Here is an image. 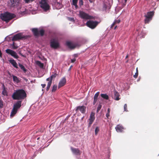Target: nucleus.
<instances>
[{
    "label": "nucleus",
    "mask_w": 159,
    "mask_h": 159,
    "mask_svg": "<svg viewBox=\"0 0 159 159\" xmlns=\"http://www.w3.org/2000/svg\"><path fill=\"white\" fill-rule=\"evenodd\" d=\"M74 56H75V57H76V56H77V55L76 54H75L74 55Z\"/></svg>",
    "instance_id": "603ef678"
},
{
    "label": "nucleus",
    "mask_w": 159,
    "mask_h": 159,
    "mask_svg": "<svg viewBox=\"0 0 159 159\" xmlns=\"http://www.w3.org/2000/svg\"><path fill=\"white\" fill-rule=\"evenodd\" d=\"M105 6H106V5H105L104 6V7H105Z\"/></svg>",
    "instance_id": "13d9d810"
},
{
    "label": "nucleus",
    "mask_w": 159,
    "mask_h": 159,
    "mask_svg": "<svg viewBox=\"0 0 159 159\" xmlns=\"http://www.w3.org/2000/svg\"><path fill=\"white\" fill-rule=\"evenodd\" d=\"M57 88V85H54L52 87V92H55Z\"/></svg>",
    "instance_id": "2f4dec72"
},
{
    "label": "nucleus",
    "mask_w": 159,
    "mask_h": 159,
    "mask_svg": "<svg viewBox=\"0 0 159 159\" xmlns=\"http://www.w3.org/2000/svg\"><path fill=\"white\" fill-rule=\"evenodd\" d=\"M44 30L43 29H41L39 31V35H40L41 36H43L44 34Z\"/></svg>",
    "instance_id": "c85d7f7f"
},
{
    "label": "nucleus",
    "mask_w": 159,
    "mask_h": 159,
    "mask_svg": "<svg viewBox=\"0 0 159 159\" xmlns=\"http://www.w3.org/2000/svg\"><path fill=\"white\" fill-rule=\"evenodd\" d=\"M52 5L56 6L58 4H60V3L57 2V0H52Z\"/></svg>",
    "instance_id": "cd10ccee"
},
{
    "label": "nucleus",
    "mask_w": 159,
    "mask_h": 159,
    "mask_svg": "<svg viewBox=\"0 0 159 159\" xmlns=\"http://www.w3.org/2000/svg\"><path fill=\"white\" fill-rule=\"evenodd\" d=\"M138 72H136L135 73V74L134 75L133 77L135 78H136L138 76Z\"/></svg>",
    "instance_id": "e433bc0d"
},
{
    "label": "nucleus",
    "mask_w": 159,
    "mask_h": 159,
    "mask_svg": "<svg viewBox=\"0 0 159 159\" xmlns=\"http://www.w3.org/2000/svg\"><path fill=\"white\" fill-rule=\"evenodd\" d=\"M100 92H97L95 94L93 98V105H95L98 100V98Z\"/></svg>",
    "instance_id": "6ab92c4d"
},
{
    "label": "nucleus",
    "mask_w": 159,
    "mask_h": 159,
    "mask_svg": "<svg viewBox=\"0 0 159 159\" xmlns=\"http://www.w3.org/2000/svg\"><path fill=\"white\" fill-rule=\"evenodd\" d=\"M102 106L101 105H99L97 108L98 111L99 110H100Z\"/></svg>",
    "instance_id": "ea45409f"
},
{
    "label": "nucleus",
    "mask_w": 159,
    "mask_h": 159,
    "mask_svg": "<svg viewBox=\"0 0 159 159\" xmlns=\"http://www.w3.org/2000/svg\"><path fill=\"white\" fill-rule=\"evenodd\" d=\"M66 80L65 78H62L59 83L58 88H59L64 86L66 84Z\"/></svg>",
    "instance_id": "2eb2a0df"
},
{
    "label": "nucleus",
    "mask_w": 159,
    "mask_h": 159,
    "mask_svg": "<svg viewBox=\"0 0 159 159\" xmlns=\"http://www.w3.org/2000/svg\"><path fill=\"white\" fill-rule=\"evenodd\" d=\"M106 116L108 119L109 118L110 116V113H107L106 114Z\"/></svg>",
    "instance_id": "a19ab883"
},
{
    "label": "nucleus",
    "mask_w": 159,
    "mask_h": 159,
    "mask_svg": "<svg viewBox=\"0 0 159 159\" xmlns=\"http://www.w3.org/2000/svg\"><path fill=\"white\" fill-rule=\"evenodd\" d=\"M69 20L71 21H73L74 20V19L72 18H69Z\"/></svg>",
    "instance_id": "49530a36"
},
{
    "label": "nucleus",
    "mask_w": 159,
    "mask_h": 159,
    "mask_svg": "<svg viewBox=\"0 0 159 159\" xmlns=\"http://www.w3.org/2000/svg\"><path fill=\"white\" fill-rule=\"evenodd\" d=\"M116 26L115 27V28H114V29H116Z\"/></svg>",
    "instance_id": "6e6d98bb"
},
{
    "label": "nucleus",
    "mask_w": 159,
    "mask_h": 159,
    "mask_svg": "<svg viewBox=\"0 0 159 159\" xmlns=\"http://www.w3.org/2000/svg\"><path fill=\"white\" fill-rule=\"evenodd\" d=\"M86 107L84 106H79L77 107L75 111L76 112L80 111L82 114H84L86 111Z\"/></svg>",
    "instance_id": "ddd939ff"
},
{
    "label": "nucleus",
    "mask_w": 159,
    "mask_h": 159,
    "mask_svg": "<svg viewBox=\"0 0 159 159\" xmlns=\"http://www.w3.org/2000/svg\"><path fill=\"white\" fill-rule=\"evenodd\" d=\"M39 138H38L37 139H39Z\"/></svg>",
    "instance_id": "680f3d73"
},
{
    "label": "nucleus",
    "mask_w": 159,
    "mask_h": 159,
    "mask_svg": "<svg viewBox=\"0 0 159 159\" xmlns=\"http://www.w3.org/2000/svg\"><path fill=\"white\" fill-rule=\"evenodd\" d=\"M154 13V12L153 11L147 12L146 14L144 16L145 17L144 21L145 24H148L152 20Z\"/></svg>",
    "instance_id": "39448f33"
},
{
    "label": "nucleus",
    "mask_w": 159,
    "mask_h": 159,
    "mask_svg": "<svg viewBox=\"0 0 159 159\" xmlns=\"http://www.w3.org/2000/svg\"><path fill=\"white\" fill-rule=\"evenodd\" d=\"M36 64L39 66V67H40L41 68H43V64L41 63V61H36Z\"/></svg>",
    "instance_id": "b1692460"
},
{
    "label": "nucleus",
    "mask_w": 159,
    "mask_h": 159,
    "mask_svg": "<svg viewBox=\"0 0 159 159\" xmlns=\"http://www.w3.org/2000/svg\"><path fill=\"white\" fill-rule=\"evenodd\" d=\"M127 0H125V2H126Z\"/></svg>",
    "instance_id": "4d7b16f0"
},
{
    "label": "nucleus",
    "mask_w": 159,
    "mask_h": 159,
    "mask_svg": "<svg viewBox=\"0 0 159 159\" xmlns=\"http://www.w3.org/2000/svg\"><path fill=\"white\" fill-rule=\"evenodd\" d=\"M77 2L78 0H73L72 1L73 4L75 6L76 8L78 7V6L77 4Z\"/></svg>",
    "instance_id": "c756f323"
},
{
    "label": "nucleus",
    "mask_w": 159,
    "mask_h": 159,
    "mask_svg": "<svg viewBox=\"0 0 159 159\" xmlns=\"http://www.w3.org/2000/svg\"><path fill=\"white\" fill-rule=\"evenodd\" d=\"M101 96L102 98L108 100L109 99V96L106 94H101Z\"/></svg>",
    "instance_id": "393cba45"
},
{
    "label": "nucleus",
    "mask_w": 159,
    "mask_h": 159,
    "mask_svg": "<svg viewBox=\"0 0 159 159\" xmlns=\"http://www.w3.org/2000/svg\"><path fill=\"white\" fill-rule=\"evenodd\" d=\"M26 3H29L32 2L35 0H23Z\"/></svg>",
    "instance_id": "f704fd0d"
},
{
    "label": "nucleus",
    "mask_w": 159,
    "mask_h": 159,
    "mask_svg": "<svg viewBox=\"0 0 159 159\" xmlns=\"http://www.w3.org/2000/svg\"><path fill=\"white\" fill-rule=\"evenodd\" d=\"M89 1L90 2L92 3V1L91 0H89Z\"/></svg>",
    "instance_id": "864d4df0"
},
{
    "label": "nucleus",
    "mask_w": 159,
    "mask_h": 159,
    "mask_svg": "<svg viewBox=\"0 0 159 159\" xmlns=\"http://www.w3.org/2000/svg\"><path fill=\"white\" fill-rule=\"evenodd\" d=\"M14 44H15V43L14 42H13V44H12V46L15 45H14Z\"/></svg>",
    "instance_id": "5fc2aeb1"
},
{
    "label": "nucleus",
    "mask_w": 159,
    "mask_h": 159,
    "mask_svg": "<svg viewBox=\"0 0 159 159\" xmlns=\"http://www.w3.org/2000/svg\"><path fill=\"white\" fill-rule=\"evenodd\" d=\"M79 3H80V6L83 5V1L82 0H80V1H79Z\"/></svg>",
    "instance_id": "58836bf2"
},
{
    "label": "nucleus",
    "mask_w": 159,
    "mask_h": 159,
    "mask_svg": "<svg viewBox=\"0 0 159 159\" xmlns=\"http://www.w3.org/2000/svg\"><path fill=\"white\" fill-rule=\"evenodd\" d=\"M95 113L93 112L91 113L89 120L94 121L95 119Z\"/></svg>",
    "instance_id": "5701e85b"
},
{
    "label": "nucleus",
    "mask_w": 159,
    "mask_h": 159,
    "mask_svg": "<svg viewBox=\"0 0 159 159\" xmlns=\"http://www.w3.org/2000/svg\"><path fill=\"white\" fill-rule=\"evenodd\" d=\"M6 52L7 53L11 55L15 58L17 59L19 57L16 53L12 50L7 49L6 50Z\"/></svg>",
    "instance_id": "9d476101"
},
{
    "label": "nucleus",
    "mask_w": 159,
    "mask_h": 159,
    "mask_svg": "<svg viewBox=\"0 0 159 159\" xmlns=\"http://www.w3.org/2000/svg\"><path fill=\"white\" fill-rule=\"evenodd\" d=\"M39 3L41 8L44 11H49L50 6L45 0H41Z\"/></svg>",
    "instance_id": "20e7f679"
},
{
    "label": "nucleus",
    "mask_w": 159,
    "mask_h": 159,
    "mask_svg": "<svg viewBox=\"0 0 159 159\" xmlns=\"http://www.w3.org/2000/svg\"><path fill=\"white\" fill-rule=\"evenodd\" d=\"M100 22L93 20H89L87 21L86 25L91 29H94L98 25Z\"/></svg>",
    "instance_id": "423d86ee"
},
{
    "label": "nucleus",
    "mask_w": 159,
    "mask_h": 159,
    "mask_svg": "<svg viewBox=\"0 0 159 159\" xmlns=\"http://www.w3.org/2000/svg\"><path fill=\"white\" fill-rule=\"evenodd\" d=\"M20 0H10L11 6L12 7H17L19 5Z\"/></svg>",
    "instance_id": "4468645a"
},
{
    "label": "nucleus",
    "mask_w": 159,
    "mask_h": 159,
    "mask_svg": "<svg viewBox=\"0 0 159 159\" xmlns=\"http://www.w3.org/2000/svg\"><path fill=\"white\" fill-rule=\"evenodd\" d=\"M115 129L117 132H121L124 129L123 127L120 125H117L115 127Z\"/></svg>",
    "instance_id": "f3484780"
},
{
    "label": "nucleus",
    "mask_w": 159,
    "mask_h": 159,
    "mask_svg": "<svg viewBox=\"0 0 159 159\" xmlns=\"http://www.w3.org/2000/svg\"><path fill=\"white\" fill-rule=\"evenodd\" d=\"M31 31L34 36L38 37L39 36V31L38 28H32L31 30Z\"/></svg>",
    "instance_id": "dca6fc26"
},
{
    "label": "nucleus",
    "mask_w": 159,
    "mask_h": 159,
    "mask_svg": "<svg viewBox=\"0 0 159 159\" xmlns=\"http://www.w3.org/2000/svg\"><path fill=\"white\" fill-rule=\"evenodd\" d=\"M57 75V74L56 73H54L53 72H52V74L50 77V80L52 81V80L56 78Z\"/></svg>",
    "instance_id": "4be33fe9"
},
{
    "label": "nucleus",
    "mask_w": 159,
    "mask_h": 159,
    "mask_svg": "<svg viewBox=\"0 0 159 159\" xmlns=\"http://www.w3.org/2000/svg\"><path fill=\"white\" fill-rule=\"evenodd\" d=\"M27 96L25 91L23 89L16 90L12 95V98L14 100L22 101Z\"/></svg>",
    "instance_id": "f257e3e1"
},
{
    "label": "nucleus",
    "mask_w": 159,
    "mask_h": 159,
    "mask_svg": "<svg viewBox=\"0 0 159 159\" xmlns=\"http://www.w3.org/2000/svg\"><path fill=\"white\" fill-rule=\"evenodd\" d=\"M70 149L73 153L75 155H79L81 154V152L79 148H74L71 147Z\"/></svg>",
    "instance_id": "f8f14e48"
},
{
    "label": "nucleus",
    "mask_w": 159,
    "mask_h": 159,
    "mask_svg": "<svg viewBox=\"0 0 159 159\" xmlns=\"http://www.w3.org/2000/svg\"><path fill=\"white\" fill-rule=\"evenodd\" d=\"M2 94L4 96H7L8 95V93L6 88L4 87V86L3 89V91L2 92Z\"/></svg>",
    "instance_id": "a878e982"
},
{
    "label": "nucleus",
    "mask_w": 159,
    "mask_h": 159,
    "mask_svg": "<svg viewBox=\"0 0 159 159\" xmlns=\"http://www.w3.org/2000/svg\"><path fill=\"white\" fill-rule=\"evenodd\" d=\"M9 62L15 68H18L17 64L14 59H11Z\"/></svg>",
    "instance_id": "aec40b11"
},
{
    "label": "nucleus",
    "mask_w": 159,
    "mask_h": 159,
    "mask_svg": "<svg viewBox=\"0 0 159 159\" xmlns=\"http://www.w3.org/2000/svg\"><path fill=\"white\" fill-rule=\"evenodd\" d=\"M50 45L51 48L56 49L60 47V44L58 41L55 39L51 40L50 42Z\"/></svg>",
    "instance_id": "6e6552de"
},
{
    "label": "nucleus",
    "mask_w": 159,
    "mask_h": 159,
    "mask_svg": "<svg viewBox=\"0 0 159 159\" xmlns=\"http://www.w3.org/2000/svg\"><path fill=\"white\" fill-rule=\"evenodd\" d=\"M17 46H16L15 45L12 46V48L14 49H16V48H17Z\"/></svg>",
    "instance_id": "c03bdc74"
},
{
    "label": "nucleus",
    "mask_w": 159,
    "mask_h": 159,
    "mask_svg": "<svg viewBox=\"0 0 159 159\" xmlns=\"http://www.w3.org/2000/svg\"><path fill=\"white\" fill-rule=\"evenodd\" d=\"M127 104H125L124 106V111H128V110L127 109Z\"/></svg>",
    "instance_id": "c9c22d12"
},
{
    "label": "nucleus",
    "mask_w": 159,
    "mask_h": 159,
    "mask_svg": "<svg viewBox=\"0 0 159 159\" xmlns=\"http://www.w3.org/2000/svg\"><path fill=\"white\" fill-rule=\"evenodd\" d=\"M136 72H138V68L137 67L136 68Z\"/></svg>",
    "instance_id": "3c124183"
},
{
    "label": "nucleus",
    "mask_w": 159,
    "mask_h": 159,
    "mask_svg": "<svg viewBox=\"0 0 159 159\" xmlns=\"http://www.w3.org/2000/svg\"><path fill=\"white\" fill-rule=\"evenodd\" d=\"M105 6H106V5H105L104 6V7H105Z\"/></svg>",
    "instance_id": "052dcab7"
},
{
    "label": "nucleus",
    "mask_w": 159,
    "mask_h": 159,
    "mask_svg": "<svg viewBox=\"0 0 159 159\" xmlns=\"http://www.w3.org/2000/svg\"><path fill=\"white\" fill-rule=\"evenodd\" d=\"M79 16L81 18L85 20L91 19L93 18V16H90L82 11H79Z\"/></svg>",
    "instance_id": "0eeeda50"
},
{
    "label": "nucleus",
    "mask_w": 159,
    "mask_h": 159,
    "mask_svg": "<svg viewBox=\"0 0 159 159\" xmlns=\"http://www.w3.org/2000/svg\"><path fill=\"white\" fill-rule=\"evenodd\" d=\"M22 102V101H18L14 104L10 115L11 117H13L16 113L18 110L21 106Z\"/></svg>",
    "instance_id": "7ed1b4c3"
},
{
    "label": "nucleus",
    "mask_w": 159,
    "mask_h": 159,
    "mask_svg": "<svg viewBox=\"0 0 159 159\" xmlns=\"http://www.w3.org/2000/svg\"><path fill=\"white\" fill-rule=\"evenodd\" d=\"M16 16L13 14L6 12L4 14H1L0 16L2 20L8 23L10 20L15 18Z\"/></svg>",
    "instance_id": "f03ea898"
},
{
    "label": "nucleus",
    "mask_w": 159,
    "mask_h": 159,
    "mask_svg": "<svg viewBox=\"0 0 159 159\" xmlns=\"http://www.w3.org/2000/svg\"><path fill=\"white\" fill-rule=\"evenodd\" d=\"M114 99L116 100H119L120 98H119L120 94L116 91H114Z\"/></svg>",
    "instance_id": "a211bd4d"
},
{
    "label": "nucleus",
    "mask_w": 159,
    "mask_h": 159,
    "mask_svg": "<svg viewBox=\"0 0 159 159\" xmlns=\"http://www.w3.org/2000/svg\"><path fill=\"white\" fill-rule=\"evenodd\" d=\"M50 87L47 86L46 88V90L47 91H48V90L50 88Z\"/></svg>",
    "instance_id": "a18cd8bd"
},
{
    "label": "nucleus",
    "mask_w": 159,
    "mask_h": 159,
    "mask_svg": "<svg viewBox=\"0 0 159 159\" xmlns=\"http://www.w3.org/2000/svg\"><path fill=\"white\" fill-rule=\"evenodd\" d=\"M25 38L21 33H18L14 35L12 38V41H16L18 40L21 39Z\"/></svg>",
    "instance_id": "9b49d317"
},
{
    "label": "nucleus",
    "mask_w": 159,
    "mask_h": 159,
    "mask_svg": "<svg viewBox=\"0 0 159 159\" xmlns=\"http://www.w3.org/2000/svg\"><path fill=\"white\" fill-rule=\"evenodd\" d=\"M52 83V81L51 80H50L49 81L48 83L47 86H48L49 87L51 86Z\"/></svg>",
    "instance_id": "4c0bfd02"
},
{
    "label": "nucleus",
    "mask_w": 159,
    "mask_h": 159,
    "mask_svg": "<svg viewBox=\"0 0 159 159\" xmlns=\"http://www.w3.org/2000/svg\"><path fill=\"white\" fill-rule=\"evenodd\" d=\"M4 106L3 102L2 100L0 98V108H2Z\"/></svg>",
    "instance_id": "7c9ffc66"
},
{
    "label": "nucleus",
    "mask_w": 159,
    "mask_h": 159,
    "mask_svg": "<svg viewBox=\"0 0 159 159\" xmlns=\"http://www.w3.org/2000/svg\"><path fill=\"white\" fill-rule=\"evenodd\" d=\"M115 22H114L111 25V27L112 28L113 27V26L115 25Z\"/></svg>",
    "instance_id": "de8ad7c7"
},
{
    "label": "nucleus",
    "mask_w": 159,
    "mask_h": 159,
    "mask_svg": "<svg viewBox=\"0 0 159 159\" xmlns=\"http://www.w3.org/2000/svg\"><path fill=\"white\" fill-rule=\"evenodd\" d=\"M110 109L109 108H108L107 109V113H110Z\"/></svg>",
    "instance_id": "09e8293b"
},
{
    "label": "nucleus",
    "mask_w": 159,
    "mask_h": 159,
    "mask_svg": "<svg viewBox=\"0 0 159 159\" xmlns=\"http://www.w3.org/2000/svg\"><path fill=\"white\" fill-rule=\"evenodd\" d=\"M46 80L47 81H49H49L50 80V77L47 78L46 79Z\"/></svg>",
    "instance_id": "8fccbe9b"
},
{
    "label": "nucleus",
    "mask_w": 159,
    "mask_h": 159,
    "mask_svg": "<svg viewBox=\"0 0 159 159\" xmlns=\"http://www.w3.org/2000/svg\"><path fill=\"white\" fill-rule=\"evenodd\" d=\"M89 123L88 124V128H89L90 127L91 125L92 124L94 121L89 120Z\"/></svg>",
    "instance_id": "72a5a7b5"
},
{
    "label": "nucleus",
    "mask_w": 159,
    "mask_h": 159,
    "mask_svg": "<svg viewBox=\"0 0 159 159\" xmlns=\"http://www.w3.org/2000/svg\"><path fill=\"white\" fill-rule=\"evenodd\" d=\"M99 131V128L98 127H97L95 130V134L97 135Z\"/></svg>",
    "instance_id": "473e14b6"
},
{
    "label": "nucleus",
    "mask_w": 159,
    "mask_h": 159,
    "mask_svg": "<svg viewBox=\"0 0 159 159\" xmlns=\"http://www.w3.org/2000/svg\"><path fill=\"white\" fill-rule=\"evenodd\" d=\"M19 66L20 69L22 70L24 72H25L27 71V70L25 68L23 65L20 64H19Z\"/></svg>",
    "instance_id": "bb28decb"
},
{
    "label": "nucleus",
    "mask_w": 159,
    "mask_h": 159,
    "mask_svg": "<svg viewBox=\"0 0 159 159\" xmlns=\"http://www.w3.org/2000/svg\"><path fill=\"white\" fill-rule=\"evenodd\" d=\"M12 77H13V80L14 82H16L17 83H18L20 82V81L19 80V78H18L16 76L13 75Z\"/></svg>",
    "instance_id": "412c9836"
},
{
    "label": "nucleus",
    "mask_w": 159,
    "mask_h": 159,
    "mask_svg": "<svg viewBox=\"0 0 159 159\" xmlns=\"http://www.w3.org/2000/svg\"><path fill=\"white\" fill-rule=\"evenodd\" d=\"M66 44L68 48L70 49H75L78 45L77 43L67 41Z\"/></svg>",
    "instance_id": "1a4fd4ad"
},
{
    "label": "nucleus",
    "mask_w": 159,
    "mask_h": 159,
    "mask_svg": "<svg viewBox=\"0 0 159 159\" xmlns=\"http://www.w3.org/2000/svg\"><path fill=\"white\" fill-rule=\"evenodd\" d=\"M41 85L42 88H44L46 86V84H42Z\"/></svg>",
    "instance_id": "37998d69"
},
{
    "label": "nucleus",
    "mask_w": 159,
    "mask_h": 159,
    "mask_svg": "<svg viewBox=\"0 0 159 159\" xmlns=\"http://www.w3.org/2000/svg\"><path fill=\"white\" fill-rule=\"evenodd\" d=\"M105 6H106V5H105L104 6V7H105Z\"/></svg>",
    "instance_id": "bf43d9fd"
},
{
    "label": "nucleus",
    "mask_w": 159,
    "mask_h": 159,
    "mask_svg": "<svg viewBox=\"0 0 159 159\" xmlns=\"http://www.w3.org/2000/svg\"><path fill=\"white\" fill-rule=\"evenodd\" d=\"M76 61V59L75 58H74L72 59L71 60V62L72 63Z\"/></svg>",
    "instance_id": "79ce46f5"
}]
</instances>
